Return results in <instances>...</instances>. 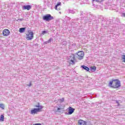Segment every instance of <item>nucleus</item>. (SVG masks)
<instances>
[{
  "instance_id": "obj_4",
  "label": "nucleus",
  "mask_w": 125,
  "mask_h": 125,
  "mask_svg": "<svg viewBox=\"0 0 125 125\" xmlns=\"http://www.w3.org/2000/svg\"><path fill=\"white\" fill-rule=\"evenodd\" d=\"M28 33L26 34V40H27V41H31L33 40V39H34V32L28 31Z\"/></svg>"
},
{
  "instance_id": "obj_18",
  "label": "nucleus",
  "mask_w": 125,
  "mask_h": 125,
  "mask_svg": "<svg viewBox=\"0 0 125 125\" xmlns=\"http://www.w3.org/2000/svg\"><path fill=\"white\" fill-rule=\"evenodd\" d=\"M83 20H84V21H85V22H86L87 21H89L88 18H86L85 17H83Z\"/></svg>"
},
{
  "instance_id": "obj_9",
  "label": "nucleus",
  "mask_w": 125,
  "mask_h": 125,
  "mask_svg": "<svg viewBox=\"0 0 125 125\" xmlns=\"http://www.w3.org/2000/svg\"><path fill=\"white\" fill-rule=\"evenodd\" d=\"M87 17L89 21V20H92V19H94V18H95V17H94L92 14L88 15Z\"/></svg>"
},
{
  "instance_id": "obj_2",
  "label": "nucleus",
  "mask_w": 125,
  "mask_h": 125,
  "mask_svg": "<svg viewBox=\"0 0 125 125\" xmlns=\"http://www.w3.org/2000/svg\"><path fill=\"white\" fill-rule=\"evenodd\" d=\"M109 85L113 88H119L121 87V81L118 79H112L109 83Z\"/></svg>"
},
{
  "instance_id": "obj_25",
  "label": "nucleus",
  "mask_w": 125,
  "mask_h": 125,
  "mask_svg": "<svg viewBox=\"0 0 125 125\" xmlns=\"http://www.w3.org/2000/svg\"><path fill=\"white\" fill-rule=\"evenodd\" d=\"M27 86H29V87L32 86V82H30L29 84H27Z\"/></svg>"
},
{
  "instance_id": "obj_28",
  "label": "nucleus",
  "mask_w": 125,
  "mask_h": 125,
  "mask_svg": "<svg viewBox=\"0 0 125 125\" xmlns=\"http://www.w3.org/2000/svg\"><path fill=\"white\" fill-rule=\"evenodd\" d=\"M33 125H42L41 123H36L35 124H33Z\"/></svg>"
},
{
  "instance_id": "obj_33",
  "label": "nucleus",
  "mask_w": 125,
  "mask_h": 125,
  "mask_svg": "<svg viewBox=\"0 0 125 125\" xmlns=\"http://www.w3.org/2000/svg\"><path fill=\"white\" fill-rule=\"evenodd\" d=\"M117 103H119L118 102H117Z\"/></svg>"
},
{
  "instance_id": "obj_16",
  "label": "nucleus",
  "mask_w": 125,
  "mask_h": 125,
  "mask_svg": "<svg viewBox=\"0 0 125 125\" xmlns=\"http://www.w3.org/2000/svg\"><path fill=\"white\" fill-rule=\"evenodd\" d=\"M0 122H4V116L1 115L0 117Z\"/></svg>"
},
{
  "instance_id": "obj_1",
  "label": "nucleus",
  "mask_w": 125,
  "mask_h": 125,
  "mask_svg": "<svg viewBox=\"0 0 125 125\" xmlns=\"http://www.w3.org/2000/svg\"><path fill=\"white\" fill-rule=\"evenodd\" d=\"M84 56V53L83 51H79L75 54H72L69 58L67 59L68 62L71 65H75L77 60H76V57L79 59V60H82L83 59V56Z\"/></svg>"
},
{
  "instance_id": "obj_7",
  "label": "nucleus",
  "mask_w": 125,
  "mask_h": 125,
  "mask_svg": "<svg viewBox=\"0 0 125 125\" xmlns=\"http://www.w3.org/2000/svg\"><path fill=\"white\" fill-rule=\"evenodd\" d=\"M32 8V6L31 5H23L22 6V9L23 10H30Z\"/></svg>"
},
{
  "instance_id": "obj_3",
  "label": "nucleus",
  "mask_w": 125,
  "mask_h": 125,
  "mask_svg": "<svg viewBox=\"0 0 125 125\" xmlns=\"http://www.w3.org/2000/svg\"><path fill=\"white\" fill-rule=\"evenodd\" d=\"M54 18L51 16L50 14H47L44 16H43V20L44 21H46L47 22H49V21H51V20H53Z\"/></svg>"
},
{
  "instance_id": "obj_29",
  "label": "nucleus",
  "mask_w": 125,
  "mask_h": 125,
  "mask_svg": "<svg viewBox=\"0 0 125 125\" xmlns=\"http://www.w3.org/2000/svg\"><path fill=\"white\" fill-rule=\"evenodd\" d=\"M56 10H58V11L61 10V8H57V9H56Z\"/></svg>"
},
{
  "instance_id": "obj_20",
  "label": "nucleus",
  "mask_w": 125,
  "mask_h": 125,
  "mask_svg": "<svg viewBox=\"0 0 125 125\" xmlns=\"http://www.w3.org/2000/svg\"><path fill=\"white\" fill-rule=\"evenodd\" d=\"M68 11L69 13H72V14H74L75 13L74 10H68Z\"/></svg>"
},
{
  "instance_id": "obj_11",
  "label": "nucleus",
  "mask_w": 125,
  "mask_h": 125,
  "mask_svg": "<svg viewBox=\"0 0 125 125\" xmlns=\"http://www.w3.org/2000/svg\"><path fill=\"white\" fill-rule=\"evenodd\" d=\"M52 41H53V39L52 38H51L49 39L48 41L44 42V44H47V43H51Z\"/></svg>"
},
{
  "instance_id": "obj_13",
  "label": "nucleus",
  "mask_w": 125,
  "mask_h": 125,
  "mask_svg": "<svg viewBox=\"0 0 125 125\" xmlns=\"http://www.w3.org/2000/svg\"><path fill=\"white\" fill-rule=\"evenodd\" d=\"M35 107L38 108L37 109H40V110L42 108V106L40 104V103H38V105H35Z\"/></svg>"
},
{
  "instance_id": "obj_17",
  "label": "nucleus",
  "mask_w": 125,
  "mask_h": 125,
  "mask_svg": "<svg viewBox=\"0 0 125 125\" xmlns=\"http://www.w3.org/2000/svg\"><path fill=\"white\" fill-rule=\"evenodd\" d=\"M60 5H61V2H58V3L55 5V9H57L58 6H60Z\"/></svg>"
},
{
  "instance_id": "obj_8",
  "label": "nucleus",
  "mask_w": 125,
  "mask_h": 125,
  "mask_svg": "<svg viewBox=\"0 0 125 125\" xmlns=\"http://www.w3.org/2000/svg\"><path fill=\"white\" fill-rule=\"evenodd\" d=\"M74 111H75V108L70 106L68 108V113H67V115H72V114L74 113Z\"/></svg>"
},
{
  "instance_id": "obj_24",
  "label": "nucleus",
  "mask_w": 125,
  "mask_h": 125,
  "mask_svg": "<svg viewBox=\"0 0 125 125\" xmlns=\"http://www.w3.org/2000/svg\"><path fill=\"white\" fill-rule=\"evenodd\" d=\"M47 31H42V35H44L45 34H47Z\"/></svg>"
},
{
  "instance_id": "obj_15",
  "label": "nucleus",
  "mask_w": 125,
  "mask_h": 125,
  "mask_svg": "<svg viewBox=\"0 0 125 125\" xmlns=\"http://www.w3.org/2000/svg\"><path fill=\"white\" fill-rule=\"evenodd\" d=\"M64 109L63 107H61V105L59 106V107L57 108V112H58L59 113H61V110H63Z\"/></svg>"
},
{
  "instance_id": "obj_31",
  "label": "nucleus",
  "mask_w": 125,
  "mask_h": 125,
  "mask_svg": "<svg viewBox=\"0 0 125 125\" xmlns=\"http://www.w3.org/2000/svg\"><path fill=\"white\" fill-rule=\"evenodd\" d=\"M103 0H101V1H103Z\"/></svg>"
},
{
  "instance_id": "obj_10",
  "label": "nucleus",
  "mask_w": 125,
  "mask_h": 125,
  "mask_svg": "<svg viewBox=\"0 0 125 125\" xmlns=\"http://www.w3.org/2000/svg\"><path fill=\"white\" fill-rule=\"evenodd\" d=\"M81 67L82 69H83V70H85L86 71H87V72H90V71H89V68L85 65H82L81 66Z\"/></svg>"
},
{
  "instance_id": "obj_26",
  "label": "nucleus",
  "mask_w": 125,
  "mask_h": 125,
  "mask_svg": "<svg viewBox=\"0 0 125 125\" xmlns=\"http://www.w3.org/2000/svg\"><path fill=\"white\" fill-rule=\"evenodd\" d=\"M24 21V19H19L17 21Z\"/></svg>"
},
{
  "instance_id": "obj_14",
  "label": "nucleus",
  "mask_w": 125,
  "mask_h": 125,
  "mask_svg": "<svg viewBox=\"0 0 125 125\" xmlns=\"http://www.w3.org/2000/svg\"><path fill=\"white\" fill-rule=\"evenodd\" d=\"M96 71V67L93 66L90 67V71L91 72H95Z\"/></svg>"
},
{
  "instance_id": "obj_21",
  "label": "nucleus",
  "mask_w": 125,
  "mask_h": 125,
  "mask_svg": "<svg viewBox=\"0 0 125 125\" xmlns=\"http://www.w3.org/2000/svg\"><path fill=\"white\" fill-rule=\"evenodd\" d=\"M122 56L123 62H125V55H122Z\"/></svg>"
},
{
  "instance_id": "obj_6",
  "label": "nucleus",
  "mask_w": 125,
  "mask_h": 125,
  "mask_svg": "<svg viewBox=\"0 0 125 125\" xmlns=\"http://www.w3.org/2000/svg\"><path fill=\"white\" fill-rule=\"evenodd\" d=\"M40 108H34L33 109L31 110L30 112L31 115H35V114H37L38 112H40Z\"/></svg>"
},
{
  "instance_id": "obj_12",
  "label": "nucleus",
  "mask_w": 125,
  "mask_h": 125,
  "mask_svg": "<svg viewBox=\"0 0 125 125\" xmlns=\"http://www.w3.org/2000/svg\"><path fill=\"white\" fill-rule=\"evenodd\" d=\"M26 30V27H21L19 29L20 33H24Z\"/></svg>"
},
{
  "instance_id": "obj_23",
  "label": "nucleus",
  "mask_w": 125,
  "mask_h": 125,
  "mask_svg": "<svg viewBox=\"0 0 125 125\" xmlns=\"http://www.w3.org/2000/svg\"><path fill=\"white\" fill-rule=\"evenodd\" d=\"M92 2H93V1H96V2H100V0H92Z\"/></svg>"
},
{
  "instance_id": "obj_27",
  "label": "nucleus",
  "mask_w": 125,
  "mask_h": 125,
  "mask_svg": "<svg viewBox=\"0 0 125 125\" xmlns=\"http://www.w3.org/2000/svg\"><path fill=\"white\" fill-rule=\"evenodd\" d=\"M61 102H64V98H62L60 100Z\"/></svg>"
},
{
  "instance_id": "obj_32",
  "label": "nucleus",
  "mask_w": 125,
  "mask_h": 125,
  "mask_svg": "<svg viewBox=\"0 0 125 125\" xmlns=\"http://www.w3.org/2000/svg\"><path fill=\"white\" fill-rule=\"evenodd\" d=\"M60 13H61V12H60Z\"/></svg>"
},
{
  "instance_id": "obj_30",
  "label": "nucleus",
  "mask_w": 125,
  "mask_h": 125,
  "mask_svg": "<svg viewBox=\"0 0 125 125\" xmlns=\"http://www.w3.org/2000/svg\"><path fill=\"white\" fill-rule=\"evenodd\" d=\"M122 15H123V16L124 17H125V13H123V14H122Z\"/></svg>"
},
{
  "instance_id": "obj_19",
  "label": "nucleus",
  "mask_w": 125,
  "mask_h": 125,
  "mask_svg": "<svg viewBox=\"0 0 125 125\" xmlns=\"http://www.w3.org/2000/svg\"><path fill=\"white\" fill-rule=\"evenodd\" d=\"M0 108L3 109H4V104H0Z\"/></svg>"
},
{
  "instance_id": "obj_5",
  "label": "nucleus",
  "mask_w": 125,
  "mask_h": 125,
  "mask_svg": "<svg viewBox=\"0 0 125 125\" xmlns=\"http://www.w3.org/2000/svg\"><path fill=\"white\" fill-rule=\"evenodd\" d=\"M2 34L4 37H7V36L10 35V31L7 29H5L3 30Z\"/></svg>"
},
{
  "instance_id": "obj_22",
  "label": "nucleus",
  "mask_w": 125,
  "mask_h": 125,
  "mask_svg": "<svg viewBox=\"0 0 125 125\" xmlns=\"http://www.w3.org/2000/svg\"><path fill=\"white\" fill-rule=\"evenodd\" d=\"M83 14L84 15V14H83V12H80V16L81 17H83Z\"/></svg>"
}]
</instances>
